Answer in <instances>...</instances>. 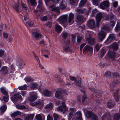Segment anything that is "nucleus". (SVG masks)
Returning a JSON list of instances; mask_svg holds the SVG:
<instances>
[{"mask_svg": "<svg viewBox=\"0 0 120 120\" xmlns=\"http://www.w3.org/2000/svg\"><path fill=\"white\" fill-rule=\"evenodd\" d=\"M109 29V26L107 25L103 26L101 28V31L98 33V37L99 40L102 41L106 35L105 32L108 31Z\"/></svg>", "mask_w": 120, "mask_h": 120, "instance_id": "1", "label": "nucleus"}, {"mask_svg": "<svg viewBox=\"0 0 120 120\" xmlns=\"http://www.w3.org/2000/svg\"><path fill=\"white\" fill-rule=\"evenodd\" d=\"M110 2L109 0H105L102 1L99 5L100 8L102 9H105L109 8Z\"/></svg>", "mask_w": 120, "mask_h": 120, "instance_id": "2", "label": "nucleus"}, {"mask_svg": "<svg viewBox=\"0 0 120 120\" xmlns=\"http://www.w3.org/2000/svg\"><path fill=\"white\" fill-rule=\"evenodd\" d=\"M68 16V15L67 14L64 15L62 16L58 19L59 22L61 24H63L66 22Z\"/></svg>", "mask_w": 120, "mask_h": 120, "instance_id": "3", "label": "nucleus"}, {"mask_svg": "<svg viewBox=\"0 0 120 120\" xmlns=\"http://www.w3.org/2000/svg\"><path fill=\"white\" fill-rule=\"evenodd\" d=\"M70 44V41L69 40H65L63 44V48L64 50L66 51L70 50L69 46Z\"/></svg>", "mask_w": 120, "mask_h": 120, "instance_id": "4", "label": "nucleus"}, {"mask_svg": "<svg viewBox=\"0 0 120 120\" xmlns=\"http://www.w3.org/2000/svg\"><path fill=\"white\" fill-rule=\"evenodd\" d=\"M67 110V108L64 102H62V106H59L57 108V110L58 111H61L64 113Z\"/></svg>", "mask_w": 120, "mask_h": 120, "instance_id": "5", "label": "nucleus"}, {"mask_svg": "<svg viewBox=\"0 0 120 120\" xmlns=\"http://www.w3.org/2000/svg\"><path fill=\"white\" fill-rule=\"evenodd\" d=\"M102 17V13L101 12L98 13L96 16V26L98 27L99 26V23Z\"/></svg>", "mask_w": 120, "mask_h": 120, "instance_id": "6", "label": "nucleus"}, {"mask_svg": "<svg viewBox=\"0 0 120 120\" xmlns=\"http://www.w3.org/2000/svg\"><path fill=\"white\" fill-rule=\"evenodd\" d=\"M91 34L88 33L86 34L85 38L86 41H88L89 43L92 45L94 44V39L91 38Z\"/></svg>", "mask_w": 120, "mask_h": 120, "instance_id": "7", "label": "nucleus"}, {"mask_svg": "<svg viewBox=\"0 0 120 120\" xmlns=\"http://www.w3.org/2000/svg\"><path fill=\"white\" fill-rule=\"evenodd\" d=\"M43 102L42 100H39L36 101L33 103H30V105L32 106L39 105L41 107H42L44 106Z\"/></svg>", "mask_w": 120, "mask_h": 120, "instance_id": "8", "label": "nucleus"}, {"mask_svg": "<svg viewBox=\"0 0 120 120\" xmlns=\"http://www.w3.org/2000/svg\"><path fill=\"white\" fill-rule=\"evenodd\" d=\"M87 25L90 29L94 28L95 26L94 20V19L89 20L87 22Z\"/></svg>", "mask_w": 120, "mask_h": 120, "instance_id": "9", "label": "nucleus"}, {"mask_svg": "<svg viewBox=\"0 0 120 120\" xmlns=\"http://www.w3.org/2000/svg\"><path fill=\"white\" fill-rule=\"evenodd\" d=\"M12 100L14 102H16L19 101V100L21 101L22 100V98L21 95L17 94L15 95Z\"/></svg>", "mask_w": 120, "mask_h": 120, "instance_id": "10", "label": "nucleus"}, {"mask_svg": "<svg viewBox=\"0 0 120 120\" xmlns=\"http://www.w3.org/2000/svg\"><path fill=\"white\" fill-rule=\"evenodd\" d=\"M93 51L92 47L88 45L86 46L83 49V53L84 54H86L88 51L91 52Z\"/></svg>", "mask_w": 120, "mask_h": 120, "instance_id": "11", "label": "nucleus"}, {"mask_svg": "<svg viewBox=\"0 0 120 120\" xmlns=\"http://www.w3.org/2000/svg\"><path fill=\"white\" fill-rule=\"evenodd\" d=\"M37 94L36 93L31 95L28 98V100L30 101L33 102L37 98Z\"/></svg>", "mask_w": 120, "mask_h": 120, "instance_id": "12", "label": "nucleus"}, {"mask_svg": "<svg viewBox=\"0 0 120 120\" xmlns=\"http://www.w3.org/2000/svg\"><path fill=\"white\" fill-rule=\"evenodd\" d=\"M77 21L80 23H82L85 19L82 15H78L76 17Z\"/></svg>", "mask_w": 120, "mask_h": 120, "instance_id": "13", "label": "nucleus"}, {"mask_svg": "<svg viewBox=\"0 0 120 120\" xmlns=\"http://www.w3.org/2000/svg\"><path fill=\"white\" fill-rule=\"evenodd\" d=\"M63 94L61 91L59 90L56 91L55 94V97L58 99H60L62 98Z\"/></svg>", "mask_w": 120, "mask_h": 120, "instance_id": "14", "label": "nucleus"}, {"mask_svg": "<svg viewBox=\"0 0 120 120\" xmlns=\"http://www.w3.org/2000/svg\"><path fill=\"white\" fill-rule=\"evenodd\" d=\"M32 36L33 38H35L36 40L40 39L41 37V35L40 34L35 32L33 33Z\"/></svg>", "mask_w": 120, "mask_h": 120, "instance_id": "15", "label": "nucleus"}, {"mask_svg": "<svg viewBox=\"0 0 120 120\" xmlns=\"http://www.w3.org/2000/svg\"><path fill=\"white\" fill-rule=\"evenodd\" d=\"M81 115V113L80 112H77L75 115V118L77 120H82Z\"/></svg>", "mask_w": 120, "mask_h": 120, "instance_id": "16", "label": "nucleus"}, {"mask_svg": "<svg viewBox=\"0 0 120 120\" xmlns=\"http://www.w3.org/2000/svg\"><path fill=\"white\" fill-rule=\"evenodd\" d=\"M74 18V15L72 13H70L69 14L68 16V22L69 23V25H70V23H71V24L73 23V19Z\"/></svg>", "mask_w": 120, "mask_h": 120, "instance_id": "17", "label": "nucleus"}, {"mask_svg": "<svg viewBox=\"0 0 120 120\" xmlns=\"http://www.w3.org/2000/svg\"><path fill=\"white\" fill-rule=\"evenodd\" d=\"M108 55L111 58L114 59L116 56V54L113 51H109L108 53Z\"/></svg>", "mask_w": 120, "mask_h": 120, "instance_id": "18", "label": "nucleus"}, {"mask_svg": "<svg viewBox=\"0 0 120 120\" xmlns=\"http://www.w3.org/2000/svg\"><path fill=\"white\" fill-rule=\"evenodd\" d=\"M110 116L109 113H107L102 116V120H109Z\"/></svg>", "mask_w": 120, "mask_h": 120, "instance_id": "19", "label": "nucleus"}, {"mask_svg": "<svg viewBox=\"0 0 120 120\" xmlns=\"http://www.w3.org/2000/svg\"><path fill=\"white\" fill-rule=\"evenodd\" d=\"M38 86V84L36 83L32 82L30 85V88L32 89L35 90L37 89Z\"/></svg>", "mask_w": 120, "mask_h": 120, "instance_id": "20", "label": "nucleus"}, {"mask_svg": "<svg viewBox=\"0 0 120 120\" xmlns=\"http://www.w3.org/2000/svg\"><path fill=\"white\" fill-rule=\"evenodd\" d=\"M9 69L7 66H3L0 69V71L3 72L4 74H6L8 71Z\"/></svg>", "mask_w": 120, "mask_h": 120, "instance_id": "21", "label": "nucleus"}, {"mask_svg": "<svg viewBox=\"0 0 120 120\" xmlns=\"http://www.w3.org/2000/svg\"><path fill=\"white\" fill-rule=\"evenodd\" d=\"M114 18V15L111 13L109 15L106 16L105 17V20H112Z\"/></svg>", "mask_w": 120, "mask_h": 120, "instance_id": "22", "label": "nucleus"}, {"mask_svg": "<svg viewBox=\"0 0 120 120\" xmlns=\"http://www.w3.org/2000/svg\"><path fill=\"white\" fill-rule=\"evenodd\" d=\"M77 12L79 13L84 14H88L87 11L84 8L82 9H78L76 10Z\"/></svg>", "mask_w": 120, "mask_h": 120, "instance_id": "23", "label": "nucleus"}, {"mask_svg": "<svg viewBox=\"0 0 120 120\" xmlns=\"http://www.w3.org/2000/svg\"><path fill=\"white\" fill-rule=\"evenodd\" d=\"M51 92L47 90H45L43 91V94L46 96H51Z\"/></svg>", "mask_w": 120, "mask_h": 120, "instance_id": "24", "label": "nucleus"}, {"mask_svg": "<svg viewBox=\"0 0 120 120\" xmlns=\"http://www.w3.org/2000/svg\"><path fill=\"white\" fill-rule=\"evenodd\" d=\"M34 116V115L31 114L26 116L25 118V120H32Z\"/></svg>", "mask_w": 120, "mask_h": 120, "instance_id": "25", "label": "nucleus"}, {"mask_svg": "<svg viewBox=\"0 0 120 120\" xmlns=\"http://www.w3.org/2000/svg\"><path fill=\"white\" fill-rule=\"evenodd\" d=\"M118 91V90H116L115 92H114L113 95L115 101L117 102H118L119 101V98L117 95Z\"/></svg>", "mask_w": 120, "mask_h": 120, "instance_id": "26", "label": "nucleus"}, {"mask_svg": "<svg viewBox=\"0 0 120 120\" xmlns=\"http://www.w3.org/2000/svg\"><path fill=\"white\" fill-rule=\"evenodd\" d=\"M39 5L37 7V8H39L41 9V10H40V11H43L44 8L42 5V2L41 0H38Z\"/></svg>", "mask_w": 120, "mask_h": 120, "instance_id": "27", "label": "nucleus"}, {"mask_svg": "<svg viewBox=\"0 0 120 120\" xmlns=\"http://www.w3.org/2000/svg\"><path fill=\"white\" fill-rule=\"evenodd\" d=\"M44 117V116L42 114H38L35 117V118L38 120H42Z\"/></svg>", "mask_w": 120, "mask_h": 120, "instance_id": "28", "label": "nucleus"}, {"mask_svg": "<svg viewBox=\"0 0 120 120\" xmlns=\"http://www.w3.org/2000/svg\"><path fill=\"white\" fill-rule=\"evenodd\" d=\"M119 111L120 112L119 113H116L114 115L113 117L114 120H119L120 119V110H119Z\"/></svg>", "mask_w": 120, "mask_h": 120, "instance_id": "29", "label": "nucleus"}, {"mask_svg": "<svg viewBox=\"0 0 120 120\" xmlns=\"http://www.w3.org/2000/svg\"><path fill=\"white\" fill-rule=\"evenodd\" d=\"M21 114V112L19 111H17L11 114V116L12 117H15L17 116L20 115Z\"/></svg>", "mask_w": 120, "mask_h": 120, "instance_id": "30", "label": "nucleus"}, {"mask_svg": "<svg viewBox=\"0 0 120 120\" xmlns=\"http://www.w3.org/2000/svg\"><path fill=\"white\" fill-rule=\"evenodd\" d=\"M62 30V27L59 25L56 24L55 26V30L58 33H60Z\"/></svg>", "mask_w": 120, "mask_h": 120, "instance_id": "31", "label": "nucleus"}, {"mask_svg": "<svg viewBox=\"0 0 120 120\" xmlns=\"http://www.w3.org/2000/svg\"><path fill=\"white\" fill-rule=\"evenodd\" d=\"M16 108L19 109H26V106L23 105L18 104L16 105Z\"/></svg>", "mask_w": 120, "mask_h": 120, "instance_id": "32", "label": "nucleus"}, {"mask_svg": "<svg viewBox=\"0 0 120 120\" xmlns=\"http://www.w3.org/2000/svg\"><path fill=\"white\" fill-rule=\"evenodd\" d=\"M52 9V10L53 11H55L58 12L59 11V10L58 7H56L54 5H52L50 7Z\"/></svg>", "mask_w": 120, "mask_h": 120, "instance_id": "33", "label": "nucleus"}, {"mask_svg": "<svg viewBox=\"0 0 120 120\" xmlns=\"http://www.w3.org/2000/svg\"><path fill=\"white\" fill-rule=\"evenodd\" d=\"M52 104L50 103L48 104L45 107V108L46 109H52L53 107Z\"/></svg>", "mask_w": 120, "mask_h": 120, "instance_id": "34", "label": "nucleus"}, {"mask_svg": "<svg viewBox=\"0 0 120 120\" xmlns=\"http://www.w3.org/2000/svg\"><path fill=\"white\" fill-rule=\"evenodd\" d=\"M93 114V113L92 112L88 111L87 112L86 116L87 118H91Z\"/></svg>", "mask_w": 120, "mask_h": 120, "instance_id": "35", "label": "nucleus"}, {"mask_svg": "<svg viewBox=\"0 0 120 120\" xmlns=\"http://www.w3.org/2000/svg\"><path fill=\"white\" fill-rule=\"evenodd\" d=\"M114 104L113 102L112 101H110L107 103V106L109 108H112L114 106Z\"/></svg>", "mask_w": 120, "mask_h": 120, "instance_id": "36", "label": "nucleus"}, {"mask_svg": "<svg viewBox=\"0 0 120 120\" xmlns=\"http://www.w3.org/2000/svg\"><path fill=\"white\" fill-rule=\"evenodd\" d=\"M74 84L76 86L80 87L81 85V81L80 80H77L75 82Z\"/></svg>", "mask_w": 120, "mask_h": 120, "instance_id": "37", "label": "nucleus"}, {"mask_svg": "<svg viewBox=\"0 0 120 120\" xmlns=\"http://www.w3.org/2000/svg\"><path fill=\"white\" fill-rule=\"evenodd\" d=\"M87 0H81L79 4L80 7H83L86 3Z\"/></svg>", "mask_w": 120, "mask_h": 120, "instance_id": "38", "label": "nucleus"}, {"mask_svg": "<svg viewBox=\"0 0 120 120\" xmlns=\"http://www.w3.org/2000/svg\"><path fill=\"white\" fill-rule=\"evenodd\" d=\"M27 86L26 85H25L22 86H19L18 87L19 89L21 90H25L27 89Z\"/></svg>", "mask_w": 120, "mask_h": 120, "instance_id": "39", "label": "nucleus"}, {"mask_svg": "<svg viewBox=\"0 0 120 120\" xmlns=\"http://www.w3.org/2000/svg\"><path fill=\"white\" fill-rule=\"evenodd\" d=\"M26 82H30L33 81L34 79L29 77H26L24 79Z\"/></svg>", "mask_w": 120, "mask_h": 120, "instance_id": "40", "label": "nucleus"}, {"mask_svg": "<svg viewBox=\"0 0 120 120\" xmlns=\"http://www.w3.org/2000/svg\"><path fill=\"white\" fill-rule=\"evenodd\" d=\"M104 76L108 78H109L111 77L110 72L109 71H106L105 72Z\"/></svg>", "mask_w": 120, "mask_h": 120, "instance_id": "41", "label": "nucleus"}, {"mask_svg": "<svg viewBox=\"0 0 120 120\" xmlns=\"http://www.w3.org/2000/svg\"><path fill=\"white\" fill-rule=\"evenodd\" d=\"M112 47L113 50H116L118 48V46L116 43H115L113 44Z\"/></svg>", "mask_w": 120, "mask_h": 120, "instance_id": "42", "label": "nucleus"}, {"mask_svg": "<svg viewBox=\"0 0 120 120\" xmlns=\"http://www.w3.org/2000/svg\"><path fill=\"white\" fill-rule=\"evenodd\" d=\"M6 106L4 105L2 106L0 108L1 113H4L6 110Z\"/></svg>", "mask_w": 120, "mask_h": 120, "instance_id": "43", "label": "nucleus"}, {"mask_svg": "<svg viewBox=\"0 0 120 120\" xmlns=\"http://www.w3.org/2000/svg\"><path fill=\"white\" fill-rule=\"evenodd\" d=\"M53 116L54 120H60L59 116L56 113H54L53 114Z\"/></svg>", "mask_w": 120, "mask_h": 120, "instance_id": "44", "label": "nucleus"}, {"mask_svg": "<svg viewBox=\"0 0 120 120\" xmlns=\"http://www.w3.org/2000/svg\"><path fill=\"white\" fill-rule=\"evenodd\" d=\"M106 52V50L104 49H102L101 51V56L102 57L105 54Z\"/></svg>", "mask_w": 120, "mask_h": 120, "instance_id": "45", "label": "nucleus"}, {"mask_svg": "<svg viewBox=\"0 0 120 120\" xmlns=\"http://www.w3.org/2000/svg\"><path fill=\"white\" fill-rule=\"evenodd\" d=\"M66 6V5L65 4L62 3L60 5V8L61 9L63 10L65 8Z\"/></svg>", "mask_w": 120, "mask_h": 120, "instance_id": "46", "label": "nucleus"}, {"mask_svg": "<svg viewBox=\"0 0 120 120\" xmlns=\"http://www.w3.org/2000/svg\"><path fill=\"white\" fill-rule=\"evenodd\" d=\"M92 120H97V116L95 114H93L91 118Z\"/></svg>", "mask_w": 120, "mask_h": 120, "instance_id": "47", "label": "nucleus"}, {"mask_svg": "<svg viewBox=\"0 0 120 120\" xmlns=\"http://www.w3.org/2000/svg\"><path fill=\"white\" fill-rule=\"evenodd\" d=\"M19 7V4H15V6L14 7V8L15 9L16 11L18 12L19 11L18 7Z\"/></svg>", "mask_w": 120, "mask_h": 120, "instance_id": "48", "label": "nucleus"}, {"mask_svg": "<svg viewBox=\"0 0 120 120\" xmlns=\"http://www.w3.org/2000/svg\"><path fill=\"white\" fill-rule=\"evenodd\" d=\"M62 34L63 38L64 39L66 38L68 35V33L65 32H63Z\"/></svg>", "mask_w": 120, "mask_h": 120, "instance_id": "49", "label": "nucleus"}, {"mask_svg": "<svg viewBox=\"0 0 120 120\" xmlns=\"http://www.w3.org/2000/svg\"><path fill=\"white\" fill-rule=\"evenodd\" d=\"M113 41V40L108 37L107 39L105 41V43L106 44H108L109 43H110Z\"/></svg>", "mask_w": 120, "mask_h": 120, "instance_id": "50", "label": "nucleus"}, {"mask_svg": "<svg viewBox=\"0 0 120 120\" xmlns=\"http://www.w3.org/2000/svg\"><path fill=\"white\" fill-rule=\"evenodd\" d=\"M54 77L56 79V80L57 81L58 80L60 81V77L59 75L57 74H56L55 75Z\"/></svg>", "mask_w": 120, "mask_h": 120, "instance_id": "51", "label": "nucleus"}, {"mask_svg": "<svg viewBox=\"0 0 120 120\" xmlns=\"http://www.w3.org/2000/svg\"><path fill=\"white\" fill-rule=\"evenodd\" d=\"M22 61L20 59H18L17 60V64L18 66H21L22 64Z\"/></svg>", "mask_w": 120, "mask_h": 120, "instance_id": "52", "label": "nucleus"}, {"mask_svg": "<svg viewBox=\"0 0 120 120\" xmlns=\"http://www.w3.org/2000/svg\"><path fill=\"white\" fill-rule=\"evenodd\" d=\"M48 18L47 16H45L40 18L41 20L42 21H45L47 20Z\"/></svg>", "mask_w": 120, "mask_h": 120, "instance_id": "53", "label": "nucleus"}, {"mask_svg": "<svg viewBox=\"0 0 120 120\" xmlns=\"http://www.w3.org/2000/svg\"><path fill=\"white\" fill-rule=\"evenodd\" d=\"M3 99L5 101L7 102L9 99V96L8 95L5 96L3 97Z\"/></svg>", "mask_w": 120, "mask_h": 120, "instance_id": "54", "label": "nucleus"}, {"mask_svg": "<svg viewBox=\"0 0 120 120\" xmlns=\"http://www.w3.org/2000/svg\"><path fill=\"white\" fill-rule=\"evenodd\" d=\"M101 46V45H99L98 44H97L95 46V48L96 51H98L99 50Z\"/></svg>", "mask_w": 120, "mask_h": 120, "instance_id": "55", "label": "nucleus"}, {"mask_svg": "<svg viewBox=\"0 0 120 120\" xmlns=\"http://www.w3.org/2000/svg\"><path fill=\"white\" fill-rule=\"evenodd\" d=\"M3 36L4 38L5 39H6L8 38V34L6 32H4L3 33Z\"/></svg>", "mask_w": 120, "mask_h": 120, "instance_id": "56", "label": "nucleus"}, {"mask_svg": "<svg viewBox=\"0 0 120 120\" xmlns=\"http://www.w3.org/2000/svg\"><path fill=\"white\" fill-rule=\"evenodd\" d=\"M72 37V41L73 43H74L75 41V35L74 34H72L71 35Z\"/></svg>", "mask_w": 120, "mask_h": 120, "instance_id": "57", "label": "nucleus"}, {"mask_svg": "<svg viewBox=\"0 0 120 120\" xmlns=\"http://www.w3.org/2000/svg\"><path fill=\"white\" fill-rule=\"evenodd\" d=\"M100 0H93V4L95 5H98V2Z\"/></svg>", "mask_w": 120, "mask_h": 120, "instance_id": "58", "label": "nucleus"}, {"mask_svg": "<svg viewBox=\"0 0 120 120\" xmlns=\"http://www.w3.org/2000/svg\"><path fill=\"white\" fill-rule=\"evenodd\" d=\"M120 29V25L118 24L117 25L115 28V30L116 31H118Z\"/></svg>", "mask_w": 120, "mask_h": 120, "instance_id": "59", "label": "nucleus"}, {"mask_svg": "<svg viewBox=\"0 0 120 120\" xmlns=\"http://www.w3.org/2000/svg\"><path fill=\"white\" fill-rule=\"evenodd\" d=\"M69 77L70 79L72 81H74L75 82L77 80L76 78L75 77L70 76H69Z\"/></svg>", "mask_w": 120, "mask_h": 120, "instance_id": "60", "label": "nucleus"}, {"mask_svg": "<svg viewBox=\"0 0 120 120\" xmlns=\"http://www.w3.org/2000/svg\"><path fill=\"white\" fill-rule=\"evenodd\" d=\"M118 4V2L117 1H115L113 2L112 5L114 8H116Z\"/></svg>", "mask_w": 120, "mask_h": 120, "instance_id": "61", "label": "nucleus"}, {"mask_svg": "<svg viewBox=\"0 0 120 120\" xmlns=\"http://www.w3.org/2000/svg\"><path fill=\"white\" fill-rule=\"evenodd\" d=\"M77 0H70V3L72 5H74L75 4Z\"/></svg>", "mask_w": 120, "mask_h": 120, "instance_id": "62", "label": "nucleus"}, {"mask_svg": "<svg viewBox=\"0 0 120 120\" xmlns=\"http://www.w3.org/2000/svg\"><path fill=\"white\" fill-rule=\"evenodd\" d=\"M109 37L113 41L115 38V36L114 35L111 34L109 35Z\"/></svg>", "mask_w": 120, "mask_h": 120, "instance_id": "63", "label": "nucleus"}, {"mask_svg": "<svg viewBox=\"0 0 120 120\" xmlns=\"http://www.w3.org/2000/svg\"><path fill=\"white\" fill-rule=\"evenodd\" d=\"M47 120H53V119L50 115H48L47 116Z\"/></svg>", "mask_w": 120, "mask_h": 120, "instance_id": "64", "label": "nucleus"}]
</instances>
